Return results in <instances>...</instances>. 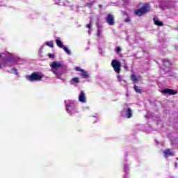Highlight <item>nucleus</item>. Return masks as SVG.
<instances>
[{"label": "nucleus", "mask_w": 178, "mask_h": 178, "mask_svg": "<svg viewBox=\"0 0 178 178\" xmlns=\"http://www.w3.org/2000/svg\"><path fill=\"white\" fill-rule=\"evenodd\" d=\"M26 79L29 81H41L44 79V75L41 72H35L31 75H26Z\"/></svg>", "instance_id": "f257e3e1"}, {"label": "nucleus", "mask_w": 178, "mask_h": 178, "mask_svg": "<svg viewBox=\"0 0 178 178\" xmlns=\"http://www.w3.org/2000/svg\"><path fill=\"white\" fill-rule=\"evenodd\" d=\"M149 3H146L144 4L143 7H141L140 8L134 11L135 15H136L137 16H143V15H145V13H148L149 12Z\"/></svg>", "instance_id": "f03ea898"}, {"label": "nucleus", "mask_w": 178, "mask_h": 178, "mask_svg": "<svg viewBox=\"0 0 178 178\" xmlns=\"http://www.w3.org/2000/svg\"><path fill=\"white\" fill-rule=\"evenodd\" d=\"M111 66L114 69V72H115V73H117L118 74H119V73H120V72H121L120 67L122 66L120 61H119L118 60H112Z\"/></svg>", "instance_id": "7ed1b4c3"}, {"label": "nucleus", "mask_w": 178, "mask_h": 178, "mask_svg": "<svg viewBox=\"0 0 178 178\" xmlns=\"http://www.w3.org/2000/svg\"><path fill=\"white\" fill-rule=\"evenodd\" d=\"M161 94H168L169 95H176L177 94V91L170 88L161 90Z\"/></svg>", "instance_id": "20e7f679"}, {"label": "nucleus", "mask_w": 178, "mask_h": 178, "mask_svg": "<svg viewBox=\"0 0 178 178\" xmlns=\"http://www.w3.org/2000/svg\"><path fill=\"white\" fill-rule=\"evenodd\" d=\"M106 23L109 24V26H114L115 25V17L111 14H108L106 19Z\"/></svg>", "instance_id": "39448f33"}, {"label": "nucleus", "mask_w": 178, "mask_h": 178, "mask_svg": "<svg viewBox=\"0 0 178 178\" xmlns=\"http://www.w3.org/2000/svg\"><path fill=\"white\" fill-rule=\"evenodd\" d=\"M165 158H168V156H173L175 153L172 151V149H167L163 152Z\"/></svg>", "instance_id": "423d86ee"}, {"label": "nucleus", "mask_w": 178, "mask_h": 178, "mask_svg": "<svg viewBox=\"0 0 178 178\" xmlns=\"http://www.w3.org/2000/svg\"><path fill=\"white\" fill-rule=\"evenodd\" d=\"M51 69H58V67H62V63L60 62H56L54 61L51 65H50Z\"/></svg>", "instance_id": "0eeeda50"}, {"label": "nucleus", "mask_w": 178, "mask_h": 178, "mask_svg": "<svg viewBox=\"0 0 178 178\" xmlns=\"http://www.w3.org/2000/svg\"><path fill=\"white\" fill-rule=\"evenodd\" d=\"M79 102H86V93H84L83 91L81 92L79 97Z\"/></svg>", "instance_id": "6e6552de"}, {"label": "nucleus", "mask_w": 178, "mask_h": 178, "mask_svg": "<svg viewBox=\"0 0 178 178\" xmlns=\"http://www.w3.org/2000/svg\"><path fill=\"white\" fill-rule=\"evenodd\" d=\"M163 66H165V67H169V66H172V63L168 59H164L163 60Z\"/></svg>", "instance_id": "1a4fd4ad"}, {"label": "nucleus", "mask_w": 178, "mask_h": 178, "mask_svg": "<svg viewBox=\"0 0 178 178\" xmlns=\"http://www.w3.org/2000/svg\"><path fill=\"white\" fill-rule=\"evenodd\" d=\"M153 20H154V24L156 26H159V27L163 26V22H162L155 18H154Z\"/></svg>", "instance_id": "9d476101"}, {"label": "nucleus", "mask_w": 178, "mask_h": 178, "mask_svg": "<svg viewBox=\"0 0 178 178\" xmlns=\"http://www.w3.org/2000/svg\"><path fill=\"white\" fill-rule=\"evenodd\" d=\"M126 116L127 119H130L133 116V114L131 113V108H128L126 111Z\"/></svg>", "instance_id": "9b49d317"}, {"label": "nucleus", "mask_w": 178, "mask_h": 178, "mask_svg": "<svg viewBox=\"0 0 178 178\" xmlns=\"http://www.w3.org/2000/svg\"><path fill=\"white\" fill-rule=\"evenodd\" d=\"M56 44L57 45V47H58V48H63V47H64L63 42H62L60 41V40H59V39L56 40Z\"/></svg>", "instance_id": "f8f14e48"}, {"label": "nucleus", "mask_w": 178, "mask_h": 178, "mask_svg": "<svg viewBox=\"0 0 178 178\" xmlns=\"http://www.w3.org/2000/svg\"><path fill=\"white\" fill-rule=\"evenodd\" d=\"M131 79L132 80V81H134V83L138 81V78L137 77V76L136 74H132L131 76Z\"/></svg>", "instance_id": "ddd939ff"}, {"label": "nucleus", "mask_w": 178, "mask_h": 178, "mask_svg": "<svg viewBox=\"0 0 178 178\" xmlns=\"http://www.w3.org/2000/svg\"><path fill=\"white\" fill-rule=\"evenodd\" d=\"M82 74V76L83 77V79H88V77H90V76L88 75V73H87L86 71H84V70H83V72H81Z\"/></svg>", "instance_id": "4468645a"}, {"label": "nucleus", "mask_w": 178, "mask_h": 178, "mask_svg": "<svg viewBox=\"0 0 178 178\" xmlns=\"http://www.w3.org/2000/svg\"><path fill=\"white\" fill-rule=\"evenodd\" d=\"M134 88L136 92H138L139 94H143V90L141 89H138V86H137L136 85L134 86Z\"/></svg>", "instance_id": "2eb2a0df"}, {"label": "nucleus", "mask_w": 178, "mask_h": 178, "mask_svg": "<svg viewBox=\"0 0 178 178\" xmlns=\"http://www.w3.org/2000/svg\"><path fill=\"white\" fill-rule=\"evenodd\" d=\"M71 81H72L73 83H76V84H79V83H80V80L77 77L72 78Z\"/></svg>", "instance_id": "dca6fc26"}, {"label": "nucleus", "mask_w": 178, "mask_h": 178, "mask_svg": "<svg viewBox=\"0 0 178 178\" xmlns=\"http://www.w3.org/2000/svg\"><path fill=\"white\" fill-rule=\"evenodd\" d=\"M46 45H47V47H50V48H54V42H47Z\"/></svg>", "instance_id": "f3484780"}, {"label": "nucleus", "mask_w": 178, "mask_h": 178, "mask_svg": "<svg viewBox=\"0 0 178 178\" xmlns=\"http://www.w3.org/2000/svg\"><path fill=\"white\" fill-rule=\"evenodd\" d=\"M62 49H63L65 51V52H66L68 55H70V50H69V49H67V47L63 46L62 47Z\"/></svg>", "instance_id": "a211bd4d"}, {"label": "nucleus", "mask_w": 178, "mask_h": 178, "mask_svg": "<svg viewBox=\"0 0 178 178\" xmlns=\"http://www.w3.org/2000/svg\"><path fill=\"white\" fill-rule=\"evenodd\" d=\"M75 70H76V72H82L84 70L81 69L80 67H75Z\"/></svg>", "instance_id": "6ab92c4d"}, {"label": "nucleus", "mask_w": 178, "mask_h": 178, "mask_svg": "<svg viewBox=\"0 0 178 178\" xmlns=\"http://www.w3.org/2000/svg\"><path fill=\"white\" fill-rule=\"evenodd\" d=\"M48 56H49V58H55V54H48Z\"/></svg>", "instance_id": "aec40b11"}, {"label": "nucleus", "mask_w": 178, "mask_h": 178, "mask_svg": "<svg viewBox=\"0 0 178 178\" xmlns=\"http://www.w3.org/2000/svg\"><path fill=\"white\" fill-rule=\"evenodd\" d=\"M97 37H101V30L98 29L97 32Z\"/></svg>", "instance_id": "412c9836"}, {"label": "nucleus", "mask_w": 178, "mask_h": 178, "mask_svg": "<svg viewBox=\"0 0 178 178\" xmlns=\"http://www.w3.org/2000/svg\"><path fill=\"white\" fill-rule=\"evenodd\" d=\"M122 51V49L120 47H117V54H119Z\"/></svg>", "instance_id": "4be33fe9"}, {"label": "nucleus", "mask_w": 178, "mask_h": 178, "mask_svg": "<svg viewBox=\"0 0 178 178\" xmlns=\"http://www.w3.org/2000/svg\"><path fill=\"white\" fill-rule=\"evenodd\" d=\"M12 71L14 72V73H15V74H17V70L16 68H13Z\"/></svg>", "instance_id": "5701e85b"}, {"label": "nucleus", "mask_w": 178, "mask_h": 178, "mask_svg": "<svg viewBox=\"0 0 178 178\" xmlns=\"http://www.w3.org/2000/svg\"><path fill=\"white\" fill-rule=\"evenodd\" d=\"M117 78L118 80H122L123 79V76H122V75H118Z\"/></svg>", "instance_id": "b1692460"}, {"label": "nucleus", "mask_w": 178, "mask_h": 178, "mask_svg": "<svg viewBox=\"0 0 178 178\" xmlns=\"http://www.w3.org/2000/svg\"><path fill=\"white\" fill-rule=\"evenodd\" d=\"M86 6H89L90 8H91V6H92V3H88L86 4Z\"/></svg>", "instance_id": "393cba45"}, {"label": "nucleus", "mask_w": 178, "mask_h": 178, "mask_svg": "<svg viewBox=\"0 0 178 178\" xmlns=\"http://www.w3.org/2000/svg\"><path fill=\"white\" fill-rule=\"evenodd\" d=\"M125 23H129L130 22V18H127L124 19Z\"/></svg>", "instance_id": "a878e982"}, {"label": "nucleus", "mask_w": 178, "mask_h": 178, "mask_svg": "<svg viewBox=\"0 0 178 178\" xmlns=\"http://www.w3.org/2000/svg\"><path fill=\"white\" fill-rule=\"evenodd\" d=\"M66 111L68 112V113H70V110H69V106H66Z\"/></svg>", "instance_id": "bb28decb"}, {"label": "nucleus", "mask_w": 178, "mask_h": 178, "mask_svg": "<svg viewBox=\"0 0 178 178\" xmlns=\"http://www.w3.org/2000/svg\"><path fill=\"white\" fill-rule=\"evenodd\" d=\"M87 29H91V24H86Z\"/></svg>", "instance_id": "cd10ccee"}, {"label": "nucleus", "mask_w": 178, "mask_h": 178, "mask_svg": "<svg viewBox=\"0 0 178 178\" xmlns=\"http://www.w3.org/2000/svg\"><path fill=\"white\" fill-rule=\"evenodd\" d=\"M0 69H2V65H1V64H0Z\"/></svg>", "instance_id": "c85d7f7f"}, {"label": "nucleus", "mask_w": 178, "mask_h": 178, "mask_svg": "<svg viewBox=\"0 0 178 178\" xmlns=\"http://www.w3.org/2000/svg\"><path fill=\"white\" fill-rule=\"evenodd\" d=\"M1 56L0 55V58H1Z\"/></svg>", "instance_id": "c756f323"}]
</instances>
